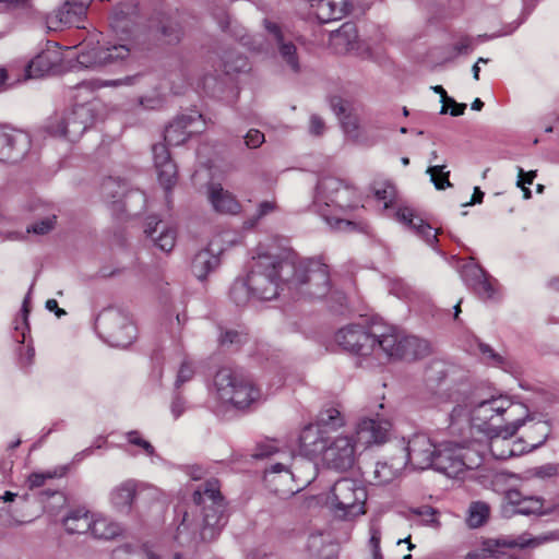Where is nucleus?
I'll return each mask as SVG.
<instances>
[{"instance_id":"nucleus-1","label":"nucleus","mask_w":559,"mask_h":559,"mask_svg":"<svg viewBox=\"0 0 559 559\" xmlns=\"http://www.w3.org/2000/svg\"><path fill=\"white\" fill-rule=\"evenodd\" d=\"M117 43H106L82 50L78 62L84 68H102L127 61L139 48L140 13L133 3H120L108 16Z\"/></svg>"},{"instance_id":"nucleus-2","label":"nucleus","mask_w":559,"mask_h":559,"mask_svg":"<svg viewBox=\"0 0 559 559\" xmlns=\"http://www.w3.org/2000/svg\"><path fill=\"white\" fill-rule=\"evenodd\" d=\"M528 418L527 407L507 395L473 402L472 426L487 437L512 438Z\"/></svg>"},{"instance_id":"nucleus-3","label":"nucleus","mask_w":559,"mask_h":559,"mask_svg":"<svg viewBox=\"0 0 559 559\" xmlns=\"http://www.w3.org/2000/svg\"><path fill=\"white\" fill-rule=\"evenodd\" d=\"M294 270V254H259L253 259L251 270L247 275L253 298L272 300L277 297L281 283L288 285L289 274Z\"/></svg>"},{"instance_id":"nucleus-4","label":"nucleus","mask_w":559,"mask_h":559,"mask_svg":"<svg viewBox=\"0 0 559 559\" xmlns=\"http://www.w3.org/2000/svg\"><path fill=\"white\" fill-rule=\"evenodd\" d=\"M193 502L201 508L202 531L201 538L209 540L214 538L215 532L227 522L225 502L219 491V483L212 478L200 485L193 492Z\"/></svg>"},{"instance_id":"nucleus-5","label":"nucleus","mask_w":559,"mask_h":559,"mask_svg":"<svg viewBox=\"0 0 559 559\" xmlns=\"http://www.w3.org/2000/svg\"><path fill=\"white\" fill-rule=\"evenodd\" d=\"M288 287L310 298H322L330 292L328 265L317 259L297 260L289 274Z\"/></svg>"},{"instance_id":"nucleus-6","label":"nucleus","mask_w":559,"mask_h":559,"mask_svg":"<svg viewBox=\"0 0 559 559\" xmlns=\"http://www.w3.org/2000/svg\"><path fill=\"white\" fill-rule=\"evenodd\" d=\"M367 491L357 479L344 477L334 483L328 503L336 518L350 520L365 514Z\"/></svg>"},{"instance_id":"nucleus-7","label":"nucleus","mask_w":559,"mask_h":559,"mask_svg":"<svg viewBox=\"0 0 559 559\" xmlns=\"http://www.w3.org/2000/svg\"><path fill=\"white\" fill-rule=\"evenodd\" d=\"M219 400L242 409L257 402L261 394L250 379L237 376L228 368L219 369L214 378Z\"/></svg>"},{"instance_id":"nucleus-8","label":"nucleus","mask_w":559,"mask_h":559,"mask_svg":"<svg viewBox=\"0 0 559 559\" xmlns=\"http://www.w3.org/2000/svg\"><path fill=\"white\" fill-rule=\"evenodd\" d=\"M96 328L105 341L115 347H127L135 338L136 328L129 314L120 309H105L96 319Z\"/></svg>"},{"instance_id":"nucleus-9","label":"nucleus","mask_w":559,"mask_h":559,"mask_svg":"<svg viewBox=\"0 0 559 559\" xmlns=\"http://www.w3.org/2000/svg\"><path fill=\"white\" fill-rule=\"evenodd\" d=\"M355 189L335 177H324L318 181L313 204L321 206L335 205L341 210L354 206Z\"/></svg>"},{"instance_id":"nucleus-10","label":"nucleus","mask_w":559,"mask_h":559,"mask_svg":"<svg viewBox=\"0 0 559 559\" xmlns=\"http://www.w3.org/2000/svg\"><path fill=\"white\" fill-rule=\"evenodd\" d=\"M437 450L438 447L428 436L416 433L401 449L399 456L405 461V466L409 464L413 468L426 469L433 464Z\"/></svg>"},{"instance_id":"nucleus-11","label":"nucleus","mask_w":559,"mask_h":559,"mask_svg":"<svg viewBox=\"0 0 559 559\" xmlns=\"http://www.w3.org/2000/svg\"><path fill=\"white\" fill-rule=\"evenodd\" d=\"M357 447L350 436H338L328 443L322 460L332 469L346 472L356 462Z\"/></svg>"},{"instance_id":"nucleus-12","label":"nucleus","mask_w":559,"mask_h":559,"mask_svg":"<svg viewBox=\"0 0 559 559\" xmlns=\"http://www.w3.org/2000/svg\"><path fill=\"white\" fill-rule=\"evenodd\" d=\"M94 122L92 109L85 105H76L59 123L50 126L53 135L66 136L70 141L78 140Z\"/></svg>"},{"instance_id":"nucleus-13","label":"nucleus","mask_w":559,"mask_h":559,"mask_svg":"<svg viewBox=\"0 0 559 559\" xmlns=\"http://www.w3.org/2000/svg\"><path fill=\"white\" fill-rule=\"evenodd\" d=\"M335 342L344 349L357 355L368 356L376 349L372 331L358 324H349L337 331Z\"/></svg>"},{"instance_id":"nucleus-14","label":"nucleus","mask_w":559,"mask_h":559,"mask_svg":"<svg viewBox=\"0 0 559 559\" xmlns=\"http://www.w3.org/2000/svg\"><path fill=\"white\" fill-rule=\"evenodd\" d=\"M431 468L455 478L467 468H473V462L468 459L467 452L461 447L438 448Z\"/></svg>"},{"instance_id":"nucleus-15","label":"nucleus","mask_w":559,"mask_h":559,"mask_svg":"<svg viewBox=\"0 0 559 559\" xmlns=\"http://www.w3.org/2000/svg\"><path fill=\"white\" fill-rule=\"evenodd\" d=\"M93 0H67L60 8L47 15V24L51 29L62 27H84L82 25L87 9Z\"/></svg>"},{"instance_id":"nucleus-16","label":"nucleus","mask_w":559,"mask_h":559,"mask_svg":"<svg viewBox=\"0 0 559 559\" xmlns=\"http://www.w3.org/2000/svg\"><path fill=\"white\" fill-rule=\"evenodd\" d=\"M264 28L269 35L270 41L277 47L278 57L293 73L297 74L301 70L299 56L296 45L287 39L281 26L267 19L263 21Z\"/></svg>"},{"instance_id":"nucleus-17","label":"nucleus","mask_w":559,"mask_h":559,"mask_svg":"<svg viewBox=\"0 0 559 559\" xmlns=\"http://www.w3.org/2000/svg\"><path fill=\"white\" fill-rule=\"evenodd\" d=\"M203 130L204 121L201 114L181 115L166 127L164 139L169 145H180L192 134L201 133Z\"/></svg>"},{"instance_id":"nucleus-18","label":"nucleus","mask_w":559,"mask_h":559,"mask_svg":"<svg viewBox=\"0 0 559 559\" xmlns=\"http://www.w3.org/2000/svg\"><path fill=\"white\" fill-rule=\"evenodd\" d=\"M27 148L28 139L25 133L8 124L0 127V162L16 163Z\"/></svg>"},{"instance_id":"nucleus-19","label":"nucleus","mask_w":559,"mask_h":559,"mask_svg":"<svg viewBox=\"0 0 559 559\" xmlns=\"http://www.w3.org/2000/svg\"><path fill=\"white\" fill-rule=\"evenodd\" d=\"M155 37L166 45H178L183 37V27L177 12H160L151 22Z\"/></svg>"},{"instance_id":"nucleus-20","label":"nucleus","mask_w":559,"mask_h":559,"mask_svg":"<svg viewBox=\"0 0 559 559\" xmlns=\"http://www.w3.org/2000/svg\"><path fill=\"white\" fill-rule=\"evenodd\" d=\"M436 404L454 402L456 405L452 408L449 420L450 428L454 431L462 432L464 428L472 426V407L473 403L460 402L457 392H450L449 389L439 390L435 395Z\"/></svg>"},{"instance_id":"nucleus-21","label":"nucleus","mask_w":559,"mask_h":559,"mask_svg":"<svg viewBox=\"0 0 559 559\" xmlns=\"http://www.w3.org/2000/svg\"><path fill=\"white\" fill-rule=\"evenodd\" d=\"M390 428L391 424L385 419L364 418L357 424L355 435L352 437L357 448H367L385 442Z\"/></svg>"},{"instance_id":"nucleus-22","label":"nucleus","mask_w":559,"mask_h":559,"mask_svg":"<svg viewBox=\"0 0 559 559\" xmlns=\"http://www.w3.org/2000/svg\"><path fill=\"white\" fill-rule=\"evenodd\" d=\"M504 500L512 507V513L522 515H545L555 512L556 507L545 506V500L536 496H523L516 489L506 492Z\"/></svg>"},{"instance_id":"nucleus-23","label":"nucleus","mask_w":559,"mask_h":559,"mask_svg":"<svg viewBox=\"0 0 559 559\" xmlns=\"http://www.w3.org/2000/svg\"><path fill=\"white\" fill-rule=\"evenodd\" d=\"M206 198L214 212L223 215H237L241 204L237 198L218 182H210L206 187Z\"/></svg>"},{"instance_id":"nucleus-24","label":"nucleus","mask_w":559,"mask_h":559,"mask_svg":"<svg viewBox=\"0 0 559 559\" xmlns=\"http://www.w3.org/2000/svg\"><path fill=\"white\" fill-rule=\"evenodd\" d=\"M152 151L159 183L169 192L177 182V166L171 160L165 144H155Z\"/></svg>"},{"instance_id":"nucleus-25","label":"nucleus","mask_w":559,"mask_h":559,"mask_svg":"<svg viewBox=\"0 0 559 559\" xmlns=\"http://www.w3.org/2000/svg\"><path fill=\"white\" fill-rule=\"evenodd\" d=\"M144 233L162 251L169 252L175 247L176 230L155 215L146 218Z\"/></svg>"},{"instance_id":"nucleus-26","label":"nucleus","mask_w":559,"mask_h":559,"mask_svg":"<svg viewBox=\"0 0 559 559\" xmlns=\"http://www.w3.org/2000/svg\"><path fill=\"white\" fill-rule=\"evenodd\" d=\"M139 489V483L127 479L115 486L109 493L111 508L120 514H130Z\"/></svg>"},{"instance_id":"nucleus-27","label":"nucleus","mask_w":559,"mask_h":559,"mask_svg":"<svg viewBox=\"0 0 559 559\" xmlns=\"http://www.w3.org/2000/svg\"><path fill=\"white\" fill-rule=\"evenodd\" d=\"M322 23L342 20L352 10L349 0H308Z\"/></svg>"},{"instance_id":"nucleus-28","label":"nucleus","mask_w":559,"mask_h":559,"mask_svg":"<svg viewBox=\"0 0 559 559\" xmlns=\"http://www.w3.org/2000/svg\"><path fill=\"white\" fill-rule=\"evenodd\" d=\"M60 62L61 53L57 47H48L29 61L26 68L27 75L29 78L44 76L53 71Z\"/></svg>"},{"instance_id":"nucleus-29","label":"nucleus","mask_w":559,"mask_h":559,"mask_svg":"<svg viewBox=\"0 0 559 559\" xmlns=\"http://www.w3.org/2000/svg\"><path fill=\"white\" fill-rule=\"evenodd\" d=\"M405 467V461L401 460L400 456H394L391 463L377 462L370 469L364 472L368 480L373 485H385L392 481Z\"/></svg>"},{"instance_id":"nucleus-30","label":"nucleus","mask_w":559,"mask_h":559,"mask_svg":"<svg viewBox=\"0 0 559 559\" xmlns=\"http://www.w3.org/2000/svg\"><path fill=\"white\" fill-rule=\"evenodd\" d=\"M323 435L324 431L316 424L305 427L299 436L301 451L309 456L322 455L329 443Z\"/></svg>"},{"instance_id":"nucleus-31","label":"nucleus","mask_w":559,"mask_h":559,"mask_svg":"<svg viewBox=\"0 0 559 559\" xmlns=\"http://www.w3.org/2000/svg\"><path fill=\"white\" fill-rule=\"evenodd\" d=\"M462 276L467 285L481 298L488 299L492 297L495 290L489 282L487 273L478 265H466Z\"/></svg>"},{"instance_id":"nucleus-32","label":"nucleus","mask_w":559,"mask_h":559,"mask_svg":"<svg viewBox=\"0 0 559 559\" xmlns=\"http://www.w3.org/2000/svg\"><path fill=\"white\" fill-rule=\"evenodd\" d=\"M397 218L404 224L408 225L413 230L416 231L429 246H435L438 242L437 233L433 231L432 227L425 223L423 218L415 216L414 212L409 207L399 209L396 212Z\"/></svg>"},{"instance_id":"nucleus-33","label":"nucleus","mask_w":559,"mask_h":559,"mask_svg":"<svg viewBox=\"0 0 559 559\" xmlns=\"http://www.w3.org/2000/svg\"><path fill=\"white\" fill-rule=\"evenodd\" d=\"M331 41L338 53H346L358 49V31L354 23H344L336 32L332 33Z\"/></svg>"},{"instance_id":"nucleus-34","label":"nucleus","mask_w":559,"mask_h":559,"mask_svg":"<svg viewBox=\"0 0 559 559\" xmlns=\"http://www.w3.org/2000/svg\"><path fill=\"white\" fill-rule=\"evenodd\" d=\"M218 255L212 250L205 248L194 254L191 263V270L198 280L203 281L218 266Z\"/></svg>"},{"instance_id":"nucleus-35","label":"nucleus","mask_w":559,"mask_h":559,"mask_svg":"<svg viewBox=\"0 0 559 559\" xmlns=\"http://www.w3.org/2000/svg\"><path fill=\"white\" fill-rule=\"evenodd\" d=\"M372 335L376 337V349L373 353L382 352L389 357H399L402 335L394 328H388L382 333L372 331Z\"/></svg>"},{"instance_id":"nucleus-36","label":"nucleus","mask_w":559,"mask_h":559,"mask_svg":"<svg viewBox=\"0 0 559 559\" xmlns=\"http://www.w3.org/2000/svg\"><path fill=\"white\" fill-rule=\"evenodd\" d=\"M428 354L429 345L426 341L416 336H402L397 358L413 360L421 358Z\"/></svg>"},{"instance_id":"nucleus-37","label":"nucleus","mask_w":559,"mask_h":559,"mask_svg":"<svg viewBox=\"0 0 559 559\" xmlns=\"http://www.w3.org/2000/svg\"><path fill=\"white\" fill-rule=\"evenodd\" d=\"M92 516L84 509L72 510L63 519V525L69 534H84L91 528Z\"/></svg>"},{"instance_id":"nucleus-38","label":"nucleus","mask_w":559,"mask_h":559,"mask_svg":"<svg viewBox=\"0 0 559 559\" xmlns=\"http://www.w3.org/2000/svg\"><path fill=\"white\" fill-rule=\"evenodd\" d=\"M88 532L98 539H112L121 534L122 528L119 523L110 519L99 516L92 519Z\"/></svg>"},{"instance_id":"nucleus-39","label":"nucleus","mask_w":559,"mask_h":559,"mask_svg":"<svg viewBox=\"0 0 559 559\" xmlns=\"http://www.w3.org/2000/svg\"><path fill=\"white\" fill-rule=\"evenodd\" d=\"M167 79L171 84L175 94H181L186 85L190 84L191 73L188 63L178 61L176 66L167 73Z\"/></svg>"},{"instance_id":"nucleus-40","label":"nucleus","mask_w":559,"mask_h":559,"mask_svg":"<svg viewBox=\"0 0 559 559\" xmlns=\"http://www.w3.org/2000/svg\"><path fill=\"white\" fill-rule=\"evenodd\" d=\"M490 514V507L484 501H474L467 510L466 523L471 528L480 527L486 523Z\"/></svg>"},{"instance_id":"nucleus-41","label":"nucleus","mask_w":559,"mask_h":559,"mask_svg":"<svg viewBox=\"0 0 559 559\" xmlns=\"http://www.w3.org/2000/svg\"><path fill=\"white\" fill-rule=\"evenodd\" d=\"M324 432L326 430H336L345 425V420L341 412L335 407H328L319 413L316 424Z\"/></svg>"},{"instance_id":"nucleus-42","label":"nucleus","mask_w":559,"mask_h":559,"mask_svg":"<svg viewBox=\"0 0 559 559\" xmlns=\"http://www.w3.org/2000/svg\"><path fill=\"white\" fill-rule=\"evenodd\" d=\"M229 296L237 306L246 305L253 297V290L248 277L237 278L230 287Z\"/></svg>"},{"instance_id":"nucleus-43","label":"nucleus","mask_w":559,"mask_h":559,"mask_svg":"<svg viewBox=\"0 0 559 559\" xmlns=\"http://www.w3.org/2000/svg\"><path fill=\"white\" fill-rule=\"evenodd\" d=\"M490 439V452L497 460H507L516 454L515 450L510 447L509 439L503 437H488Z\"/></svg>"},{"instance_id":"nucleus-44","label":"nucleus","mask_w":559,"mask_h":559,"mask_svg":"<svg viewBox=\"0 0 559 559\" xmlns=\"http://www.w3.org/2000/svg\"><path fill=\"white\" fill-rule=\"evenodd\" d=\"M277 210V204L274 200H265L259 203L257 211L251 216H248L243 222L245 228H254L259 222L265 216L274 213Z\"/></svg>"},{"instance_id":"nucleus-45","label":"nucleus","mask_w":559,"mask_h":559,"mask_svg":"<svg viewBox=\"0 0 559 559\" xmlns=\"http://www.w3.org/2000/svg\"><path fill=\"white\" fill-rule=\"evenodd\" d=\"M140 79V74L128 75L117 80H104L96 82H82L78 85V88H90L96 90L100 87H119L122 85H133Z\"/></svg>"},{"instance_id":"nucleus-46","label":"nucleus","mask_w":559,"mask_h":559,"mask_svg":"<svg viewBox=\"0 0 559 559\" xmlns=\"http://www.w3.org/2000/svg\"><path fill=\"white\" fill-rule=\"evenodd\" d=\"M445 165L429 166L427 174L430 175V179L435 185L436 189L444 190L450 188L452 183L449 180L450 171H444Z\"/></svg>"},{"instance_id":"nucleus-47","label":"nucleus","mask_w":559,"mask_h":559,"mask_svg":"<svg viewBox=\"0 0 559 559\" xmlns=\"http://www.w3.org/2000/svg\"><path fill=\"white\" fill-rule=\"evenodd\" d=\"M409 512L416 516L421 519V523L424 525L439 527L440 522L438 519L439 511L430 506H421L417 508H412Z\"/></svg>"},{"instance_id":"nucleus-48","label":"nucleus","mask_w":559,"mask_h":559,"mask_svg":"<svg viewBox=\"0 0 559 559\" xmlns=\"http://www.w3.org/2000/svg\"><path fill=\"white\" fill-rule=\"evenodd\" d=\"M145 551L144 548L124 544L112 550L111 559H144Z\"/></svg>"},{"instance_id":"nucleus-49","label":"nucleus","mask_w":559,"mask_h":559,"mask_svg":"<svg viewBox=\"0 0 559 559\" xmlns=\"http://www.w3.org/2000/svg\"><path fill=\"white\" fill-rule=\"evenodd\" d=\"M265 477L269 483H275L277 480L276 478H278V480L287 481L295 480L296 474L294 471L286 469L284 464L276 463L270 467Z\"/></svg>"},{"instance_id":"nucleus-50","label":"nucleus","mask_w":559,"mask_h":559,"mask_svg":"<svg viewBox=\"0 0 559 559\" xmlns=\"http://www.w3.org/2000/svg\"><path fill=\"white\" fill-rule=\"evenodd\" d=\"M373 194L378 201H382L385 207L394 200L395 198V188L392 183L384 181L380 183H374L373 186Z\"/></svg>"},{"instance_id":"nucleus-51","label":"nucleus","mask_w":559,"mask_h":559,"mask_svg":"<svg viewBox=\"0 0 559 559\" xmlns=\"http://www.w3.org/2000/svg\"><path fill=\"white\" fill-rule=\"evenodd\" d=\"M57 215L55 213H51L40 219L39 222H36L29 226H27L26 231L36 234V235H46L49 231H51L56 226Z\"/></svg>"},{"instance_id":"nucleus-52","label":"nucleus","mask_w":559,"mask_h":559,"mask_svg":"<svg viewBox=\"0 0 559 559\" xmlns=\"http://www.w3.org/2000/svg\"><path fill=\"white\" fill-rule=\"evenodd\" d=\"M126 437L130 444L141 448L150 456L154 455V447L151 444V442L143 439L138 430L128 431Z\"/></svg>"},{"instance_id":"nucleus-53","label":"nucleus","mask_w":559,"mask_h":559,"mask_svg":"<svg viewBox=\"0 0 559 559\" xmlns=\"http://www.w3.org/2000/svg\"><path fill=\"white\" fill-rule=\"evenodd\" d=\"M246 341V335L235 330H227L219 335L218 342L224 347L239 346Z\"/></svg>"},{"instance_id":"nucleus-54","label":"nucleus","mask_w":559,"mask_h":559,"mask_svg":"<svg viewBox=\"0 0 559 559\" xmlns=\"http://www.w3.org/2000/svg\"><path fill=\"white\" fill-rule=\"evenodd\" d=\"M479 352L483 356V359L492 366H502L504 364V358L495 352V349L485 343L478 344Z\"/></svg>"},{"instance_id":"nucleus-55","label":"nucleus","mask_w":559,"mask_h":559,"mask_svg":"<svg viewBox=\"0 0 559 559\" xmlns=\"http://www.w3.org/2000/svg\"><path fill=\"white\" fill-rule=\"evenodd\" d=\"M381 542V530L376 525L370 526V538H369V547L371 551L370 559H383L380 548Z\"/></svg>"},{"instance_id":"nucleus-56","label":"nucleus","mask_w":559,"mask_h":559,"mask_svg":"<svg viewBox=\"0 0 559 559\" xmlns=\"http://www.w3.org/2000/svg\"><path fill=\"white\" fill-rule=\"evenodd\" d=\"M341 124L344 132L352 139H357L359 136V120L357 116L347 114L341 119Z\"/></svg>"},{"instance_id":"nucleus-57","label":"nucleus","mask_w":559,"mask_h":559,"mask_svg":"<svg viewBox=\"0 0 559 559\" xmlns=\"http://www.w3.org/2000/svg\"><path fill=\"white\" fill-rule=\"evenodd\" d=\"M325 222L330 225L332 229L335 230H354L357 227V224L350 219L336 217V216H328L322 214Z\"/></svg>"},{"instance_id":"nucleus-58","label":"nucleus","mask_w":559,"mask_h":559,"mask_svg":"<svg viewBox=\"0 0 559 559\" xmlns=\"http://www.w3.org/2000/svg\"><path fill=\"white\" fill-rule=\"evenodd\" d=\"M530 430L531 433H538L539 436V439L536 441L532 439V443L528 444L530 450L536 449L537 447L542 445L549 435V428L545 423H535L530 427Z\"/></svg>"},{"instance_id":"nucleus-59","label":"nucleus","mask_w":559,"mask_h":559,"mask_svg":"<svg viewBox=\"0 0 559 559\" xmlns=\"http://www.w3.org/2000/svg\"><path fill=\"white\" fill-rule=\"evenodd\" d=\"M466 109V104L456 103L452 97H449L441 107L440 114L445 115L450 112L451 116H462Z\"/></svg>"},{"instance_id":"nucleus-60","label":"nucleus","mask_w":559,"mask_h":559,"mask_svg":"<svg viewBox=\"0 0 559 559\" xmlns=\"http://www.w3.org/2000/svg\"><path fill=\"white\" fill-rule=\"evenodd\" d=\"M245 144L248 148H258L260 147L264 141V134L258 129H250L246 135L243 136Z\"/></svg>"},{"instance_id":"nucleus-61","label":"nucleus","mask_w":559,"mask_h":559,"mask_svg":"<svg viewBox=\"0 0 559 559\" xmlns=\"http://www.w3.org/2000/svg\"><path fill=\"white\" fill-rule=\"evenodd\" d=\"M193 374H194V369H193L191 362H189L187 360L182 361V364L178 370V373H177L175 386L178 389L181 384L191 380Z\"/></svg>"},{"instance_id":"nucleus-62","label":"nucleus","mask_w":559,"mask_h":559,"mask_svg":"<svg viewBox=\"0 0 559 559\" xmlns=\"http://www.w3.org/2000/svg\"><path fill=\"white\" fill-rule=\"evenodd\" d=\"M557 539H559V533L558 532H549V533H544L538 536H535L534 538H532L530 540H526V542L523 540L520 543V545L522 547H524V546L535 547V546H539L542 544L557 540Z\"/></svg>"},{"instance_id":"nucleus-63","label":"nucleus","mask_w":559,"mask_h":559,"mask_svg":"<svg viewBox=\"0 0 559 559\" xmlns=\"http://www.w3.org/2000/svg\"><path fill=\"white\" fill-rule=\"evenodd\" d=\"M186 411V400L176 393L170 403V412L175 419L179 418Z\"/></svg>"},{"instance_id":"nucleus-64","label":"nucleus","mask_w":559,"mask_h":559,"mask_svg":"<svg viewBox=\"0 0 559 559\" xmlns=\"http://www.w3.org/2000/svg\"><path fill=\"white\" fill-rule=\"evenodd\" d=\"M325 131V123L323 121V119L313 114L310 116V121H309V132L312 134V135H316V136H319V135H322Z\"/></svg>"}]
</instances>
